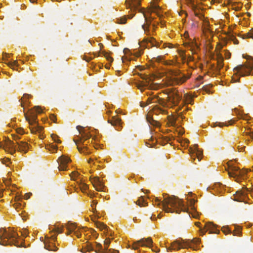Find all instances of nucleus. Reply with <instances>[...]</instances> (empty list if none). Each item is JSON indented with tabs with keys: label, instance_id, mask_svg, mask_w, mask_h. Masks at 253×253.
Instances as JSON below:
<instances>
[{
	"label": "nucleus",
	"instance_id": "obj_18",
	"mask_svg": "<svg viewBox=\"0 0 253 253\" xmlns=\"http://www.w3.org/2000/svg\"><path fill=\"white\" fill-rule=\"evenodd\" d=\"M108 122L111 124L112 126L116 127L117 130H119L122 128L121 119L116 116L113 117L111 119H109Z\"/></svg>",
	"mask_w": 253,
	"mask_h": 253
},
{
	"label": "nucleus",
	"instance_id": "obj_55",
	"mask_svg": "<svg viewBox=\"0 0 253 253\" xmlns=\"http://www.w3.org/2000/svg\"><path fill=\"white\" fill-rule=\"evenodd\" d=\"M172 244L173 243L171 244L170 246H169V247H167V250L168 252H169V251L171 252L173 250V244Z\"/></svg>",
	"mask_w": 253,
	"mask_h": 253
},
{
	"label": "nucleus",
	"instance_id": "obj_56",
	"mask_svg": "<svg viewBox=\"0 0 253 253\" xmlns=\"http://www.w3.org/2000/svg\"><path fill=\"white\" fill-rule=\"evenodd\" d=\"M31 195H32L31 193H26L24 196L25 199H26V200L29 199L30 198Z\"/></svg>",
	"mask_w": 253,
	"mask_h": 253
},
{
	"label": "nucleus",
	"instance_id": "obj_8",
	"mask_svg": "<svg viewBox=\"0 0 253 253\" xmlns=\"http://www.w3.org/2000/svg\"><path fill=\"white\" fill-rule=\"evenodd\" d=\"M17 134H12V136L13 139L16 141V144L18 146V150L21 152L26 153L29 149L28 144L24 141H17V140L20 138L18 135H22L25 133L23 128L20 127L16 129Z\"/></svg>",
	"mask_w": 253,
	"mask_h": 253
},
{
	"label": "nucleus",
	"instance_id": "obj_31",
	"mask_svg": "<svg viewBox=\"0 0 253 253\" xmlns=\"http://www.w3.org/2000/svg\"><path fill=\"white\" fill-rule=\"evenodd\" d=\"M164 111L162 109L160 108L157 105H155L153 108V112L156 115Z\"/></svg>",
	"mask_w": 253,
	"mask_h": 253
},
{
	"label": "nucleus",
	"instance_id": "obj_14",
	"mask_svg": "<svg viewBox=\"0 0 253 253\" xmlns=\"http://www.w3.org/2000/svg\"><path fill=\"white\" fill-rule=\"evenodd\" d=\"M153 241L151 238H142L134 243L132 245V249L137 250L140 245L142 247H150Z\"/></svg>",
	"mask_w": 253,
	"mask_h": 253
},
{
	"label": "nucleus",
	"instance_id": "obj_49",
	"mask_svg": "<svg viewBox=\"0 0 253 253\" xmlns=\"http://www.w3.org/2000/svg\"><path fill=\"white\" fill-rule=\"evenodd\" d=\"M200 224H201V223L199 222H197L195 223V225L200 228L201 234L204 235L205 234V232H204L205 228L202 229L201 228V227H200Z\"/></svg>",
	"mask_w": 253,
	"mask_h": 253
},
{
	"label": "nucleus",
	"instance_id": "obj_19",
	"mask_svg": "<svg viewBox=\"0 0 253 253\" xmlns=\"http://www.w3.org/2000/svg\"><path fill=\"white\" fill-rule=\"evenodd\" d=\"M247 189H244L242 191H238L234 195V199L238 202H243L245 200L247 195Z\"/></svg>",
	"mask_w": 253,
	"mask_h": 253
},
{
	"label": "nucleus",
	"instance_id": "obj_12",
	"mask_svg": "<svg viewBox=\"0 0 253 253\" xmlns=\"http://www.w3.org/2000/svg\"><path fill=\"white\" fill-rule=\"evenodd\" d=\"M0 147L11 154H13L16 150V146L9 139L6 140L4 143L0 142Z\"/></svg>",
	"mask_w": 253,
	"mask_h": 253
},
{
	"label": "nucleus",
	"instance_id": "obj_48",
	"mask_svg": "<svg viewBox=\"0 0 253 253\" xmlns=\"http://www.w3.org/2000/svg\"><path fill=\"white\" fill-rule=\"evenodd\" d=\"M87 248L88 251H92L94 250V247L91 244L89 243L87 245Z\"/></svg>",
	"mask_w": 253,
	"mask_h": 253
},
{
	"label": "nucleus",
	"instance_id": "obj_37",
	"mask_svg": "<svg viewBox=\"0 0 253 253\" xmlns=\"http://www.w3.org/2000/svg\"><path fill=\"white\" fill-rule=\"evenodd\" d=\"M173 63V61L171 60L165 61V65L166 66H167L168 67H169V68H168V70H169V71L172 73V69L171 68V67H172Z\"/></svg>",
	"mask_w": 253,
	"mask_h": 253
},
{
	"label": "nucleus",
	"instance_id": "obj_10",
	"mask_svg": "<svg viewBox=\"0 0 253 253\" xmlns=\"http://www.w3.org/2000/svg\"><path fill=\"white\" fill-rule=\"evenodd\" d=\"M145 46L146 48H150L152 46H156L160 48H168L169 49L173 48V46L172 43L169 42H158L154 38L152 37L144 39Z\"/></svg>",
	"mask_w": 253,
	"mask_h": 253
},
{
	"label": "nucleus",
	"instance_id": "obj_63",
	"mask_svg": "<svg viewBox=\"0 0 253 253\" xmlns=\"http://www.w3.org/2000/svg\"><path fill=\"white\" fill-rule=\"evenodd\" d=\"M147 105H148V104H147V103H145V102H142L140 103V106H141L142 107H145V106H146Z\"/></svg>",
	"mask_w": 253,
	"mask_h": 253
},
{
	"label": "nucleus",
	"instance_id": "obj_54",
	"mask_svg": "<svg viewBox=\"0 0 253 253\" xmlns=\"http://www.w3.org/2000/svg\"><path fill=\"white\" fill-rule=\"evenodd\" d=\"M224 52H225V54H224L225 57L226 59H229L230 58L231 53L228 50H225Z\"/></svg>",
	"mask_w": 253,
	"mask_h": 253
},
{
	"label": "nucleus",
	"instance_id": "obj_32",
	"mask_svg": "<svg viewBox=\"0 0 253 253\" xmlns=\"http://www.w3.org/2000/svg\"><path fill=\"white\" fill-rule=\"evenodd\" d=\"M175 102H176L175 100L176 99L177 101H182V94H180L177 91L175 90ZM176 106V103H175V106Z\"/></svg>",
	"mask_w": 253,
	"mask_h": 253
},
{
	"label": "nucleus",
	"instance_id": "obj_36",
	"mask_svg": "<svg viewBox=\"0 0 253 253\" xmlns=\"http://www.w3.org/2000/svg\"><path fill=\"white\" fill-rule=\"evenodd\" d=\"M80 187L83 192H84L88 188V185L84 182H81L80 183Z\"/></svg>",
	"mask_w": 253,
	"mask_h": 253
},
{
	"label": "nucleus",
	"instance_id": "obj_61",
	"mask_svg": "<svg viewBox=\"0 0 253 253\" xmlns=\"http://www.w3.org/2000/svg\"><path fill=\"white\" fill-rule=\"evenodd\" d=\"M149 248H152V250L154 252H155L156 253H158V252H159L160 251V250L159 249H158L157 250H156V249H154L153 248V246H152V244L151 245H150V247H149Z\"/></svg>",
	"mask_w": 253,
	"mask_h": 253
},
{
	"label": "nucleus",
	"instance_id": "obj_40",
	"mask_svg": "<svg viewBox=\"0 0 253 253\" xmlns=\"http://www.w3.org/2000/svg\"><path fill=\"white\" fill-rule=\"evenodd\" d=\"M117 23L119 24H125L126 22V18L125 16L117 19Z\"/></svg>",
	"mask_w": 253,
	"mask_h": 253
},
{
	"label": "nucleus",
	"instance_id": "obj_46",
	"mask_svg": "<svg viewBox=\"0 0 253 253\" xmlns=\"http://www.w3.org/2000/svg\"><path fill=\"white\" fill-rule=\"evenodd\" d=\"M52 231L56 233H61L63 232V229L59 227H55L52 229Z\"/></svg>",
	"mask_w": 253,
	"mask_h": 253
},
{
	"label": "nucleus",
	"instance_id": "obj_4",
	"mask_svg": "<svg viewBox=\"0 0 253 253\" xmlns=\"http://www.w3.org/2000/svg\"><path fill=\"white\" fill-rule=\"evenodd\" d=\"M83 128V127L81 126H77V129L79 131L80 134H81V136L79 137L77 139H74V141L77 146L78 151L81 154L88 155L91 152L89 150L87 147V144L85 143V141L90 138L91 136L88 133L86 132L85 130H81V129Z\"/></svg>",
	"mask_w": 253,
	"mask_h": 253
},
{
	"label": "nucleus",
	"instance_id": "obj_28",
	"mask_svg": "<svg viewBox=\"0 0 253 253\" xmlns=\"http://www.w3.org/2000/svg\"><path fill=\"white\" fill-rule=\"evenodd\" d=\"M96 227L99 228L100 230L104 229L105 230L108 231V227L102 222L96 221L95 222Z\"/></svg>",
	"mask_w": 253,
	"mask_h": 253
},
{
	"label": "nucleus",
	"instance_id": "obj_1",
	"mask_svg": "<svg viewBox=\"0 0 253 253\" xmlns=\"http://www.w3.org/2000/svg\"><path fill=\"white\" fill-rule=\"evenodd\" d=\"M158 0H153V1L151 2V7L153 12L157 13L158 11L160 9V7L158 5L156 2ZM128 2L127 6L130 8L132 11H138L139 12L142 13L145 18V23L142 25L144 33L147 35H152L154 34L156 26L155 24H151L152 20L151 18H148L145 13L144 8L140 7L141 0H127Z\"/></svg>",
	"mask_w": 253,
	"mask_h": 253
},
{
	"label": "nucleus",
	"instance_id": "obj_24",
	"mask_svg": "<svg viewBox=\"0 0 253 253\" xmlns=\"http://www.w3.org/2000/svg\"><path fill=\"white\" fill-rule=\"evenodd\" d=\"M168 126H174V117L171 112V115H168L167 117V124Z\"/></svg>",
	"mask_w": 253,
	"mask_h": 253
},
{
	"label": "nucleus",
	"instance_id": "obj_50",
	"mask_svg": "<svg viewBox=\"0 0 253 253\" xmlns=\"http://www.w3.org/2000/svg\"><path fill=\"white\" fill-rule=\"evenodd\" d=\"M143 86H149V87L151 89H156V88H155L153 85H150V86H149V83H147V82L145 83H144Z\"/></svg>",
	"mask_w": 253,
	"mask_h": 253
},
{
	"label": "nucleus",
	"instance_id": "obj_7",
	"mask_svg": "<svg viewBox=\"0 0 253 253\" xmlns=\"http://www.w3.org/2000/svg\"><path fill=\"white\" fill-rule=\"evenodd\" d=\"M234 75L232 78V81L236 83L239 81L240 77H244L250 75L251 69L244 65H239L233 69Z\"/></svg>",
	"mask_w": 253,
	"mask_h": 253
},
{
	"label": "nucleus",
	"instance_id": "obj_60",
	"mask_svg": "<svg viewBox=\"0 0 253 253\" xmlns=\"http://www.w3.org/2000/svg\"><path fill=\"white\" fill-rule=\"evenodd\" d=\"M109 252L110 253H119V251L117 250H112V249L109 250Z\"/></svg>",
	"mask_w": 253,
	"mask_h": 253
},
{
	"label": "nucleus",
	"instance_id": "obj_5",
	"mask_svg": "<svg viewBox=\"0 0 253 253\" xmlns=\"http://www.w3.org/2000/svg\"><path fill=\"white\" fill-rule=\"evenodd\" d=\"M175 212L179 213L180 211L184 212H187L189 215L191 214L192 216L194 218H197L199 215L196 212L194 205L195 203L194 199H191L189 201V206L191 208L192 212L189 211V209L184 203L182 199H179L178 197L175 196Z\"/></svg>",
	"mask_w": 253,
	"mask_h": 253
},
{
	"label": "nucleus",
	"instance_id": "obj_17",
	"mask_svg": "<svg viewBox=\"0 0 253 253\" xmlns=\"http://www.w3.org/2000/svg\"><path fill=\"white\" fill-rule=\"evenodd\" d=\"M91 183L97 191H103L105 186L98 177H95L91 179Z\"/></svg>",
	"mask_w": 253,
	"mask_h": 253
},
{
	"label": "nucleus",
	"instance_id": "obj_27",
	"mask_svg": "<svg viewBox=\"0 0 253 253\" xmlns=\"http://www.w3.org/2000/svg\"><path fill=\"white\" fill-rule=\"evenodd\" d=\"M100 54L102 55L104 57L110 62H112L113 61V58L111 57L109 54L106 52L103 51L102 52H100L98 53V56L100 55Z\"/></svg>",
	"mask_w": 253,
	"mask_h": 253
},
{
	"label": "nucleus",
	"instance_id": "obj_30",
	"mask_svg": "<svg viewBox=\"0 0 253 253\" xmlns=\"http://www.w3.org/2000/svg\"><path fill=\"white\" fill-rule=\"evenodd\" d=\"M176 141L180 144L181 146H187V143L188 142V140L187 139H183L182 138H181L180 137H178L177 139H176Z\"/></svg>",
	"mask_w": 253,
	"mask_h": 253
},
{
	"label": "nucleus",
	"instance_id": "obj_58",
	"mask_svg": "<svg viewBox=\"0 0 253 253\" xmlns=\"http://www.w3.org/2000/svg\"><path fill=\"white\" fill-rule=\"evenodd\" d=\"M27 234L28 231L26 229L23 230V231L22 232V235L23 236H27Z\"/></svg>",
	"mask_w": 253,
	"mask_h": 253
},
{
	"label": "nucleus",
	"instance_id": "obj_35",
	"mask_svg": "<svg viewBox=\"0 0 253 253\" xmlns=\"http://www.w3.org/2000/svg\"><path fill=\"white\" fill-rule=\"evenodd\" d=\"M7 65L13 69H15V67L18 66V63L17 60H15L13 62H9L6 63Z\"/></svg>",
	"mask_w": 253,
	"mask_h": 253
},
{
	"label": "nucleus",
	"instance_id": "obj_29",
	"mask_svg": "<svg viewBox=\"0 0 253 253\" xmlns=\"http://www.w3.org/2000/svg\"><path fill=\"white\" fill-rule=\"evenodd\" d=\"M136 203L140 207H145L147 205V203L145 202L144 199L142 197L137 201Z\"/></svg>",
	"mask_w": 253,
	"mask_h": 253
},
{
	"label": "nucleus",
	"instance_id": "obj_2",
	"mask_svg": "<svg viewBox=\"0 0 253 253\" xmlns=\"http://www.w3.org/2000/svg\"><path fill=\"white\" fill-rule=\"evenodd\" d=\"M19 235L11 227L0 228V245L2 246L14 245L19 247L17 239Z\"/></svg>",
	"mask_w": 253,
	"mask_h": 253
},
{
	"label": "nucleus",
	"instance_id": "obj_44",
	"mask_svg": "<svg viewBox=\"0 0 253 253\" xmlns=\"http://www.w3.org/2000/svg\"><path fill=\"white\" fill-rule=\"evenodd\" d=\"M241 234V231L239 228H236V230L234 231L233 232V234L234 236H240Z\"/></svg>",
	"mask_w": 253,
	"mask_h": 253
},
{
	"label": "nucleus",
	"instance_id": "obj_43",
	"mask_svg": "<svg viewBox=\"0 0 253 253\" xmlns=\"http://www.w3.org/2000/svg\"><path fill=\"white\" fill-rule=\"evenodd\" d=\"M51 136L55 142L58 143H61V141L58 139V137L57 135L52 134Z\"/></svg>",
	"mask_w": 253,
	"mask_h": 253
},
{
	"label": "nucleus",
	"instance_id": "obj_33",
	"mask_svg": "<svg viewBox=\"0 0 253 253\" xmlns=\"http://www.w3.org/2000/svg\"><path fill=\"white\" fill-rule=\"evenodd\" d=\"M244 39L246 38H253V28L248 33L243 35Z\"/></svg>",
	"mask_w": 253,
	"mask_h": 253
},
{
	"label": "nucleus",
	"instance_id": "obj_25",
	"mask_svg": "<svg viewBox=\"0 0 253 253\" xmlns=\"http://www.w3.org/2000/svg\"><path fill=\"white\" fill-rule=\"evenodd\" d=\"M165 142L164 145L169 144V146H173V142H172V136L169 135L165 136L164 139V142Z\"/></svg>",
	"mask_w": 253,
	"mask_h": 253
},
{
	"label": "nucleus",
	"instance_id": "obj_47",
	"mask_svg": "<svg viewBox=\"0 0 253 253\" xmlns=\"http://www.w3.org/2000/svg\"><path fill=\"white\" fill-rule=\"evenodd\" d=\"M222 231L225 234H227L228 233H231V231L227 227H223L222 229Z\"/></svg>",
	"mask_w": 253,
	"mask_h": 253
},
{
	"label": "nucleus",
	"instance_id": "obj_20",
	"mask_svg": "<svg viewBox=\"0 0 253 253\" xmlns=\"http://www.w3.org/2000/svg\"><path fill=\"white\" fill-rule=\"evenodd\" d=\"M207 231H209L210 234H218L219 233V230L216 229V226L211 222L207 223L205 225V233Z\"/></svg>",
	"mask_w": 253,
	"mask_h": 253
},
{
	"label": "nucleus",
	"instance_id": "obj_11",
	"mask_svg": "<svg viewBox=\"0 0 253 253\" xmlns=\"http://www.w3.org/2000/svg\"><path fill=\"white\" fill-rule=\"evenodd\" d=\"M189 151L191 158L195 164H196V162H195L196 159L197 162L201 161L203 152L198 148L197 145H195L194 148H190Z\"/></svg>",
	"mask_w": 253,
	"mask_h": 253
},
{
	"label": "nucleus",
	"instance_id": "obj_42",
	"mask_svg": "<svg viewBox=\"0 0 253 253\" xmlns=\"http://www.w3.org/2000/svg\"><path fill=\"white\" fill-rule=\"evenodd\" d=\"M53 248H52L50 245H47L46 244H45V248H46V249L49 250V251H56L57 250V248L55 246H52Z\"/></svg>",
	"mask_w": 253,
	"mask_h": 253
},
{
	"label": "nucleus",
	"instance_id": "obj_38",
	"mask_svg": "<svg viewBox=\"0 0 253 253\" xmlns=\"http://www.w3.org/2000/svg\"><path fill=\"white\" fill-rule=\"evenodd\" d=\"M148 121L152 125L155 126H158L159 123L153 120V118H150L149 117H147Z\"/></svg>",
	"mask_w": 253,
	"mask_h": 253
},
{
	"label": "nucleus",
	"instance_id": "obj_53",
	"mask_svg": "<svg viewBox=\"0 0 253 253\" xmlns=\"http://www.w3.org/2000/svg\"><path fill=\"white\" fill-rule=\"evenodd\" d=\"M50 119L54 123H56V116L53 114H51L50 115Z\"/></svg>",
	"mask_w": 253,
	"mask_h": 253
},
{
	"label": "nucleus",
	"instance_id": "obj_39",
	"mask_svg": "<svg viewBox=\"0 0 253 253\" xmlns=\"http://www.w3.org/2000/svg\"><path fill=\"white\" fill-rule=\"evenodd\" d=\"M223 58L222 55H220V59H217V64L219 68H222L223 66Z\"/></svg>",
	"mask_w": 253,
	"mask_h": 253
},
{
	"label": "nucleus",
	"instance_id": "obj_3",
	"mask_svg": "<svg viewBox=\"0 0 253 253\" xmlns=\"http://www.w3.org/2000/svg\"><path fill=\"white\" fill-rule=\"evenodd\" d=\"M42 110L39 106H35L34 110L30 112V116H27L26 113H24V116L27 121L28 122L31 126L30 128L32 133H39V137L41 139L43 138V135L42 134L43 127L40 126L37 122V114L42 113Z\"/></svg>",
	"mask_w": 253,
	"mask_h": 253
},
{
	"label": "nucleus",
	"instance_id": "obj_51",
	"mask_svg": "<svg viewBox=\"0 0 253 253\" xmlns=\"http://www.w3.org/2000/svg\"><path fill=\"white\" fill-rule=\"evenodd\" d=\"M13 207L16 209L18 208H21L22 207V205L21 203H19L18 202H16V203L13 204Z\"/></svg>",
	"mask_w": 253,
	"mask_h": 253
},
{
	"label": "nucleus",
	"instance_id": "obj_62",
	"mask_svg": "<svg viewBox=\"0 0 253 253\" xmlns=\"http://www.w3.org/2000/svg\"><path fill=\"white\" fill-rule=\"evenodd\" d=\"M141 54V51H137L134 53V55L136 57H139Z\"/></svg>",
	"mask_w": 253,
	"mask_h": 253
},
{
	"label": "nucleus",
	"instance_id": "obj_21",
	"mask_svg": "<svg viewBox=\"0 0 253 253\" xmlns=\"http://www.w3.org/2000/svg\"><path fill=\"white\" fill-rule=\"evenodd\" d=\"M175 250H179L180 249L187 248L188 244L181 238H179L175 240Z\"/></svg>",
	"mask_w": 253,
	"mask_h": 253
},
{
	"label": "nucleus",
	"instance_id": "obj_41",
	"mask_svg": "<svg viewBox=\"0 0 253 253\" xmlns=\"http://www.w3.org/2000/svg\"><path fill=\"white\" fill-rule=\"evenodd\" d=\"M71 178L72 180H75V178L79 175V174L77 171H73L70 174Z\"/></svg>",
	"mask_w": 253,
	"mask_h": 253
},
{
	"label": "nucleus",
	"instance_id": "obj_34",
	"mask_svg": "<svg viewBox=\"0 0 253 253\" xmlns=\"http://www.w3.org/2000/svg\"><path fill=\"white\" fill-rule=\"evenodd\" d=\"M211 84H206L205 85H204L202 87V89L204 91L206 92L207 93H211Z\"/></svg>",
	"mask_w": 253,
	"mask_h": 253
},
{
	"label": "nucleus",
	"instance_id": "obj_26",
	"mask_svg": "<svg viewBox=\"0 0 253 253\" xmlns=\"http://www.w3.org/2000/svg\"><path fill=\"white\" fill-rule=\"evenodd\" d=\"M183 128L180 126H177L176 124H175V137H176V133L178 134V135H181L184 133ZM176 140V138H175V140Z\"/></svg>",
	"mask_w": 253,
	"mask_h": 253
},
{
	"label": "nucleus",
	"instance_id": "obj_64",
	"mask_svg": "<svg viewBox=\"0 0 253 253\" xmlns=\"http://www.w3.org/2000/svg\"><path fill=\"white\" fill-rule=\"evenodd\" d=\"M50 238L52 239V240L54 241L56 239V235H52L51 236Z\"/></svg>",
	"mask_w": 253,
	"mask_h": 253
},
{
	"label": "nucleus",
	"instance_id": "obj_57",
	"mask_svg": "<svg viewBox=\"0 0 253 253\" xmlns=\"http://www.w3.org/2000/svg\"><path fill=\"white\" fill-rule=\"evenodd\" d=\"M3 59L4 60L6 58L9 57L10 54L3 52Z\"/></svg>",
	"mask_w": 253,
	"mask_h": 253
},
{
	"label": "nucleus",
	"instance_id": "obj_22",
	"mask_svg": "<svg viewBox=\"0 0 253 253\" xmlns=\"http://www.w3.org/2000/svg\"><path fill=\"white\" fill-rule=\"evenodd\" d=\"M67 228L69 230V233L74 232V234L78 238H80L81 236V233L80 229L77 228V226L75 224L72 223L69 224Z\"/></svg>",
	"mask_w": 253,
	"mask_h": 253
},
{
	"label": "nucleus",
	"instance_id": "obj_16",
	"mask_svg": "<svg viewBox=\"0 0 253 253\" xmlns=\"http://www.w3.org/2000/svg\"><path fill=\"white\" fill-rule=\"evenodd\" d=\"M187 78L179 70L175 69V84H180L185 82Z\"/></svg>",
	"mask_w": 253,
	"mask_h": 253
},
{
	"label": "nucleus",
	"instance_id": "obj_15",
	"mask_svg": "<svg viewBox=\"0 0 253 253\" xmlns=\"http://www.w3.org/2000/svg\"><path fill=\"white\" fill-rule=\"evenodd\" d=\"M71 161L70 159L62 155L58 159L59 164L58 169L60 171H64L67 170V164Z\"/></svg>",
	"mask_w": 253,
	"mask_h": 253
},
{
	"label": "nucleus",
	"instance_id": "obj_9",
	"mask_svg": "<svg viewBox=\"0 0 253 253\" xmlns=\"http://www.w3.org/2000/svg\"><path fill=\"white\" fill-rule=\"evenodd\" d=\"M164 200L161 202L158 198H155V202L158 203V205H162L163 210L166 212L172 213L173 211L172 209L174 204L173 199L167 194L163 195Z\"/></svg>",
	"mask_w": 253,
	"mask_h": 253
},
{
	"label": "nucleus",
	"instance_id": "obj_6",
	"mask_svg": "<svg viewBox=\"0 0 253 253\" xmlns=\"http://www.w3.org/2000/svg\"><path fill=\"white\" fill-rule=\"evenodd\" d=\"M153 100V102L158 103L164 107L172 108L174 104V93L171 91L167 94L166 98H157L154 97L153 98L149 97L147 99V104H149Z\"/></svg>",
	"mask_w": 253,
	"mask_h": 253
},
{
	"label": "nucleus",
	"instance_id": "obj_23",
	"mask_svg": "<svg viewBox=\"0 0 253 253\" xmlns=\"http://www.w3.org/2000/svg\"><path fill=\"white\" fill-rule=\"evenodd\" d=\"M31 95L28 94H24L19 101H21V106L24 108L29 103L28 99Z\"/></svg>",
	"mask_w": 253,
	"mask_h": 253
},
{
	"label": "nucleus",
	"instance_id": "obj_45",
	"mask_svg": "<svg viewBox=\"0 0 253 253\" xmlns=\"http://www.w3.org/2000/svg\"><path fill=\"white\" fill-rule=\"evenodd\" d=\"M110 243V240L109 239H106L104 241L105 250H108V248Z\"/></svg>",
	"mask_w": 253,
	"mask_h": 253
},
{
	"label": "nucleus",
	"instance_id": "obj_52",
	"mask_svg": "<svg viewBox=\"0 0 253 253\" xmlns=\"http://www.w3.org/2000/svg\"><path fill=\"white\" fill-rule=\"evenodd\" d=\"M93 58L91 56H88L87 55H84L83 59L84 60H85L87 62H88L89 61L91 60Z\"/></svg>",
	"mask_w": 253,
	"mask_h": 253
},
{
	"label": "nucleus",
	"instance_id": "obj_59",
	"mask_svg": "<svg viewBox=\"0 0 253 253\" xmlns=\"http://www.w3.org/2000/svg\"><path fill=\"white\" fill-rule=\"evenodd\" d=\"M20 200L21 197H20V196H16L14 198V200L15 202H19V201H20Z\"/></svg>",
	"mask_w": 253,
	"mask_h": 253
},
{
	"label": "nucleus",
	"instance_id": "obj_13",
	"mask_svg": "<svg viewBox=\"0 0 253 253\" xmlns=\"http://www.w3.org/2000/svg\"><path fill=\"white\" fill-rule=\"evenodd\" d=\"M228 167L229 168L227 171L228 175L230 177H235L238 176H243L246 174L245 171L240 170L236 166H231L228 164Z\"/></svg>",
	"mask_w": 253,
	"mask_h": 253
}]
</instances>
